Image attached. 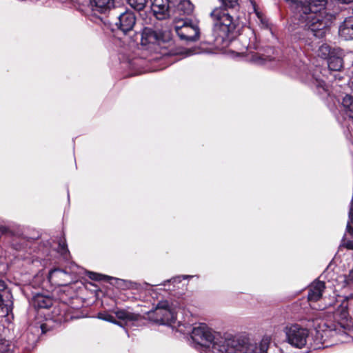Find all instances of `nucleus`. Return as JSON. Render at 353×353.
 <instances>
[{
    "instance_id": "44",
    "label": "nucleus",
    "mask_w": 353,
    "mask_h": 353,
    "mask_svg": "<svg viewBox=\"0 0 353 353\" xmlns=\"http://www.w3.org/2000/svg\"><path fill=\"white\" fill-rule=\"evenodd\" d=\"M180 311L179 308L178 307V310H177V312L179 313Z\"/></svg>"
},
{
    "instance_id": "5",
    "label": "nucleus",
    "mask_w": 353,
    "mask_h": 353,
    "mask_svg": "<svg viewBox=\"0 0 353 353\" xmlns=\"http://www.w3.org/2000/svg\"><path fill=\"white\" fill-rule=\"evenodd\" d=\"M327 70L315 67L307 70L305 65L301 64L292 69L291 75L297 74L303 82L308 85L311 89L321 98H325L330 94L329 86L325 82Z\"/></svg>"
},
{
    "instance_id": "42",
    "label": "nucleus",
    "mask_w": 353,
    "mask_h": 353,
    "mask_svg": "<svg viewBox=\"0 0 353 353\" xmlns=\"http://www.w3.org/2000/svg\"><path fill=\"white\" fill-rule=\"evenodd\" d=\"M352 89L353 90V81H352Z\"/></svg>"
},
{
    "instance_id": "29",
    "label": "nucleus",
    "mask_w": 353,
    "mask_h": 353,
    "mask_svg": "<svg viewBox=\"0 0 353 353\" xmlns=\"http://www.w3.org/2000/svg\"><path fill=\"white\" fill-rule=\"evenodd\" d=\"M12 345L5 339H0V353H14Z\"/></svg>"
},
{
    "instance_id": "27",
    "label": "nucleus",
    "mask_w": 353,
    "mask_h": 353,
    "mask_svg": "<svg viewBox=\"0 0 353 353\" xmlns=\"http://www.w3.org/2000/svg\"><path fill=\"white\" fill-rule=\"evenodd\" d=\"M148 0H127L129 5L136 10H143Z\"/></svg>"
},
{
    "instance_id": "37",
    "label": "nucleus",
    "mask_w": 353,
    "mask_h": 353,
    "mask_svg": "<svg viewBox=\"0 0 353 353\" xmlns=\"http://www.w3.org/2000/svg\"><path fill=\"white\" fill-rule=\"evenodd\" d=\"M341 245L345 246L348 250H353V241H347L343 243Z\"/></svg>"
},
{
    "instance_id": "36",
    "label": "nucleus",
    "mask_w": 353,
    "mask_h": 353,
    "mask_svg": "<svg viewBox=\"0 0 353 353\" xmlns=\"http://www.w3.org/2000/svg\"><path fill=\"white\" fill-rule=\"evenodd\" d=\"M347 232L353 237V225L348 221L346 226Z\"/></svg>"
},
{
    "instance_id": "13",
    "label": "nucleus",
    "mask_w": 353,
    "mask_h": 353,
    "mask_svg": "<svg viewBox=\"0 0 353 353\" xmlns=\"http://www.w3.org/2000/svg\"><path fill=\"white\" fill-rule=\"evenodd\" d=\"M325 288V284L321 281H316L309 286L307 300L310 305L321 299Z\"/></svg>"
},
{
    "instance_id": "3",
    "label": "nucleus",
    "mask_w": 353,
    "mask_h": 353,
    "mask_svg": "<svg viewBox=\"0 0 353 353\" xmlns=\"http://www.w3.org/2000/svg\"><path fill=\"white\" fill-rule=\"evenodd\" d=\"M219 8H214L210 12L213 21L212 32L205 34L204 43L215 46H227L239 34L242 25L239 17L234 14L226 12L227 10L235 12L239 10V0H219Z\"/></svg>"
},
{
    "instance_id": "4",
    "label": "nucleus",
    "mask_w": 353,
    "mask_h": 353,
    "mask_svg": "<svg viewBox=\"0 0 353 353\" xmlns=\"http://www.w3.org/2000/svg\"><path fill=\"white\" fill-rule=\"evenodd\" d=\"M352 298V294L346 297V301H343L334 312V322L327 321L324 323L323 327L321 330H317L316 334L321 336V339L323 337L339 336L342 342H348L353 338V328L348 323L350 317L348 312V306L353 305L350 303V299Z\"/></svg>"
},
{
    "instance_id": "20",
    "label": "nucleus",
    "mask_w": 353,
    "mask_h": 353,
    "mask_svg": "<svg viewBox=\"0 0 353 353\" xmlns=\"http://www.w3.org/2000/svg\"><path fill=\"white\" fill-rule=\"evenodd\" d=\"M116 316L126 323L137 322L141 319V316L139 314L131 312L127 310H118L115 311Z\"/></svg>"
},
{
    "instance_id": "41",
    "label": "nucleus",
    "mask_w": 353,
    "mask_h": 353,
    "mask_svg": "<svg viewBox=\"0 0 353 353\" xmlns=\"http://www.w3.org/2000/svg\"><path fill=\"white\" fill-rule=\"evenodd\" d=\"M174 29L175 30V31L176 32V26H174Z\"/></svg>"
},
{
    "instance_id": "26",
    "label": "nucleus",
    "mask_w": 353,
    "mask_h": 353,
    "mask_svg": "<svg viewBox=\"0 0 353 353\" xmlns=\"http://www.w3.org/2000/svg\"><path fill=\"white\" fill-rule=\"evenodd\" d=\"M199 52L198 49L195 48H183L178 46V60L179 59L180 56L182 57L181 58H184L198 54Z\"/></svg>"
},
{
    "instance_id": "11",
    "label": "nucleus",
    "mask_w": 353,
    "mask_h": 353,
    "mask_svg": "<svg viewBox=\"0 0 353 353\" xmlns=\"http://www.w3.org/2000/svg\"><path fill=\"white\" fill-rule=\"evenodd\" d=\"M136 23V16L134 12L126 10L119 14L116 26L124 34L131 31Z\"/></svg>"
},
{
    "instance_id": "1",
    "label": "nucleus",
    "mask_w": 353,
    "mask_h": 353,
    "mask_svg": "<svg viewBox=\"0 0 353 353\" xmlns=\"http://www.w3.org/2000/svg\"><path fill=\"white\" fill-rule=\"evenodd\" d=\"M178 332L190 334L192 346L200 353H253L255 348L254 345H245L247 337L221 338L205 324L192 327L178 321Z\"/></svg>"
},
{
    "instance_id": "18",
    "label": "nucleus",
    "mask_w": 353,
    "mask_h": 353,
    "mask_svg": "<svg viewBox=\"0 0 353 353\" xmlns=\"http://www.w3.org/2000/svg\"><path fill=\"white\" fill-rule=\"evenodd\" d=\"M252 61L256 64L265 65L269 67L276 66L277 65L276 62L279 61L275 57L263 54H256L253 55Z\"/></svg>"
},
{
    "instance_id": "16",
    "label": "nucleus",
    "mask_w": 353,
    "mask_h": 353,
    "mask_svg": "<svg viewBox=\"0 0 353 353\" xmlns=\"http://www.w3.org/2000/svg\"><path fill=\"white\" fill-rule=\"evenodd\" d=\"M31 303L35 308L47 309L53 305V299L49 296L37 294L33 296Z\"/></svg>"
},
{
    "instance_id": "40",
    "label": "nucleus",
    "mask_w": 353,
    "mask_h": 353,
    "mask_svg": "<svg viewBox=\"0 0 353 353\" xmlns=\"http://www.w3.org/2000/svg\"><path fill=\"white\" fill-rule=\"evenodd\" d=\"M350 303L353 304V294H352V298L350 299Z\"/></svg>"
},
{
    "instance_id": "38",
    "label": "nucleus",
    "mask_w": 353,
    "mask_h": 353,
    "mask_svg": "<svg viewBox=\"0 0 353 353\" xmlns=\"http://www.w3.org/2000/svg\"><path fill=\"white\" fill-rule=\"evenodd\" d=\"M339 3L349 4L353 3V0H336Z\"/></svg>"
},
{
    "instance_id": "8",
    "label": "nucleus",
    "mask_w": 353,
    "mask_h": 353,
    "mask_svg": "<svg viewBox=\"0 0 353 353\" xmlns=\"http://www.w3.org/2000/svg\"><path fill=\"white\" fill-rule=\"evenodd\" d=\"M199 36L200 29L192 19L178 17V37L181 40L186 42L196 41Z\"/></svg>"
},
{
    "instance_id": "12",
    "label": "nucleus",
    "mask_w": 353,
    "mask_h": 353,
    "mask_svg": "<svg viewBox=\"0 0 353 353\" xmlns=\"http://www.w3.org/2000/svg\"><path fill=\"white\" fill-rule=\"evenodd\" d=\"M170 3L169 0H153L151 9L157 19L163 20L170 16Z\"/></svg>"
},
{
    "instance_id": "24",
    "label": "nucleus",
    "mask_w": 353,
    "mask_h": 353,
    "mask_svg": "<svg viewBox=\"0 0 353 353\" xmlns=\"http://www.w3.org/2000/svg\"><path fill=\"white\" fill-rule=\"evenodd\" d=\"M68 273L66 271L60 269V268H54L51 270L48 273V279L50 282H54L56 284L59 285H66L65 283H59L55 280L57 278H61L62 276H67Z\"/></svg>"
},
{
    "instance_id": "43",
    "label": "nucleus",
    "mask_w": 353,
    "mask_h": 353,
    "mask_svg": "<svg viewBox=\"0 0 353 353\" xmlns=\"http://www.w3.org/2000/svg\"><path fill=\"white\" fill-rule=\"evenodd\" d=\"M324 274H325V272H323L322 274H321V276H324Z\"/></svg>"
},
{
    "instance_id": "25",
    "label": "nucleus",
    "mask_w": 353,
    "mask_h": 353,
    "mask_svg": "<svg viewBox=\"0 0 353 353\" xmlns=\"http://www.w3.org/2000/svg\"><path fill=\"white\" fill-rule=\"evenodd\" d=\"M347 116L353 119V96L346 94L342 101Z\"/></svg>"
},
{
    "instance_id": "35",
    "label": "nucleus",
    "mask_w": 353,
    "mask_h": 353,
    "mask_svg": "<svg viewBox=\"0 0 353 353\" xmlns=\"http://www.w3.org/2000/svg\"><path fill=\"white\" fill-rule=\"evenodd\" d=\"M348 216H349V221H350L352 225H353V199H352V203L350 205Z\"/></svg>"
},
{
    "instance_id": "2",
    "label": "nucleus",
    "mask_w": 353,
    "mask_h": 353,
    "mask_svg": "<svg viewBox=\"0 0 353 353\" xmlns=\"http://www.w3.org/2000/svg\"><path fill=\"white\" fill-rule=\"evenodd\" d=\"M297 17L302 25L293 33L294 39L310 44L314 39H323L330 31L332 16L325 11L326 0L295 1Z\"/></svg>"
},
{
    "instance_id": "6",
    "label": "nucleus",
    "mask_w": 353,
    "mask_h": 353,
    "mask_svg": "<svg viewBox=\"0 0 353 353\" xmlns=\"http://www.w3.org/2000/svg\"><path fill=\"white\" fill-rule=\"evenodd\" d=\"M148 319L154 323L166 325L175 332L174 323L176 317L168 301H159L155 307L147 312Z\"/></svg>"
},
{
    "instance_id": "22",
    "label": "nucleus",
    "mask_w": 353,
    "mask_h": 353,
    "mask_svg": "<svg viewBox=\"0 0 353 353\" xmlns=\"http://www.w3.org/2000/svg\"><path fill=\"white\" fill-rule=\"evenodd\" d=\"M194 10V6L190 0H181L178 2V17L189 16Z\"/></svg>"
},
{
    "instance_id": "7",
    "label": "nucleus",
    "mask_w": 353,
    "mask_h": 353,
    "mask_svg": "<svg viewBox=\"0 0 353 353\" xmlns=\"http://www.w3.org/2000/svg\"><path fill=\"white\" fill-rule=\"evenodd\" d=\"M283 332L286 342L292 347L301 349L307 344L310 333L307 328L297 323H292L286 325Z\"/></svg>"
},
{
    "instance_id": "30",
    "label": "nucleus",
    "mask_w": 353,
    "mask_h": 353,
    "mask_svg": "<svg viewBox=\"0 0 353 353\" xmlns=\"http://www.w3.org/2000/svg\"><path fill=\"white\" fill-rule=\"evenodd\" d=\"M256 15L261 22V27L264 29H270L268 20L263 16V14L258 11H256Z\"/></svg>"
},
{
    "instance_id": "28",
    "label": "nucleus",
    "mask_w": 353,
    "mask_h": 353,
    "mask_svg": "<svg viewBox=\"0 0 353 353\" xmlns=\"http://www.w3.org/2000/svg\"><path fill=\"white\" fill-rule=\"evenodd\" d=\"M57 252L64 257H66V255L69 254V250L65 239L63 238L59 241Z\"/></svg>"
},
{
    "instance_id": "31",
    "label": "nucleus",
    "mask_w": 353,
    "mask_h": 353,
    "mask_svg": "<svg viewBox=\"0 0 353 353\" xmlns=\"http://www.w3.org/2000/svg\"><path fill=\"white\" fill-rule=\"evenodd\" d=\"M345 285L353 288V268L349 272L348 274L345 275Z\"/></svg>"
},
{
    "instance_id": "15",
    "label": "nucleus",
    "mask_w": 353,
    "mask_h": 353,
    "mask_svg": "<svg viewBox=\"0 0 353 353\" xmlns=\"http://www.w3.org/2000/svg\"><path fill=\"white\" fill-rule=\"evenodd\" d=\"M339 32L345 40L353 39V14L345 18L339 26Z\"/></svg>"
},
{
    "instance_id": "14",
    "label": "nucleus",
    "mask_w": 353,
    "mask_h": 353,
    "mask_svg": "<svg viewBox=\"0 0 353 353\" xmlns=\"http://www.w3.org/2000/svg\"><path fill=\"white\" fill-rule=\"evenodd\" d=\"M322 50L328 51L327 66L330 71L339 72L343 66V61L341 54H335L334 52H331L329 46H322Z\"/></svg>"
},
{
    "instance_id": "39",
    "label": "nucleus",
    "mask_w": 353,
    "mask_h": 353,
    "mask_svg": "<svg viewBox=\"0 0 353 353\" xmlns=\"http://www.w3.org/2000/svg\"><path fill=\"white\" fill-rule=\"evenodd\" d=\"M3 231H4V228H2V227H1V228H0V232H3Z\"/></svg>"
},
{
    "instance_id": "17",
    "label": "nucleus",
    "mask_w": 353,
    "mask_h": 353,
    "mask_svg": "<svg viewBox=\"0 0 353 353\" xmlns=\"http://www.w3.org/2000/svg\"><path fill=\"white\" fill-rule=\"evenodd\" d=\"M93 10L104 13L114 6V0H90Z\"/></svg>"
},
{
    "instance_id": "21",
    "label": "nucleus",
    "mask_w": 353,
    "mask_h": 353,
    "mask_svg": "<svg viewBox=\"0 0 353 353\" xmlns=\"http://www.w3.org/2000/svg\"><path fill=\"white\" fill-rule=\"evenodd\" d=\"M270 344V340L268 337L263 338L259 345H257L256 343L251 342L249 340V339L247 338V343H245V345L250 346L251 345H254L255 346V348L253 351V353H268Z\"/></svg>"
},
{
    "instance_id": "19",
    "label": "nucleus",
    "mask_w": 353,
    "mask_h": 353,
    "mask_svg": "<svg viewBox=\"0 0 353 353\" xmlns=\"http://www.w3.org/2000/svg\"><path fill=\"white\" fill-rule=\"evenodd\" d=\"M88 276L96 281H102V280H109V279H114L117 281V284H119V282L123 283L125 284V286L127 288H134L135 285H137V283H132L131 281H124L122 279H117L115 278L110 277L103 274H101L99 273L93 272H87Z\"/></svg>"
},
{
    "instance_id": "34",
    "label": "nucleus",
    "mask_w": 353,
    "mask_h": 353,
    "mask_svg": "<svg viewBox=\"0 0 353 353\" xmlns=\"http://www.w3.org/2000/svg\"><path fill=\"white\" fill-rule=\"evenodd\" d=\"M196 276V275H178V283L181 282L182 280L189 279Z\"/></svg>"
},
{
    "instance_id": "9",
    "label": "nucleus",
    "mask_w": 353,
    "mask_h": 353,
    "mask_svg": "<svg viewBox=\"0 0 353 353\" xmlns=\"http://www.w3.org/2000/svg\"><path fill=\"white\" fill-rule=\"evenodd\" d=\"M158 33V50H162L160 54L162 56L175 55L176 46L172 30L167 28H162Z\"/></svg>"
},
{
    "instance_id": "32",
    "label": "nucleus",
    "mask_w": 353,
    "mask_h": 353,
    "mask_svg": "<svg viewBox=\"0 0 353 353\" xmlns=\"http://www.w3.org/2000/svg\"><path fill=\"white\" fill-rule=\"evenodd\" d=\"M99 318L105 321L118 324V323L115 321L114 317L112 315L108 313H99Z\"/></svg>"
},
{
    "instance_id": "23",
    "label": "nucleus",
    "mask_w": 353,
    "mask_h": 353,
    "mask_svg": "<svg viewBox=\"0 0 353 353\" xmlns=\"http://www.w3.org/2000/svg\"><path fill=\"white\" fill-rule=\"evenodd\" d=\"M69 310V307L65 303H60L58 305L54 307L52 313L54 316H57V321H66L68 319L67 312Z\"/></svg>"
},
{
    "instance_id": "10",
    "label": "nucleus",
    "mask_w": 353,
    "mask_h": 353,
    "mask_svg": "<svg viewBox=\"0 0 353 353\" xmlns=\"http://www.w3.org/2000/svg\"><path fill=\"white\" fill-rule=\"evenodd\" d=\"M141 44L146 50L158 51L157 32L151 28H144L141 32Z\"/></svg>"
},
{
    "instance_id": "33",
    "label": "nucleus",
    "mask_w": 353,
    "mask_h": 353,
    "mask_svg": "<svg viewBox=\"0 0 353 353\" xmlns=\"http://www.w3.org/2000/svg\"><path fill=\"white\" fill-rule=\"evenodd\" d=\"M35 327L39 329L43 334L48 331L46 323H39L38 325H36Z\"/></svg>"
}]
</instances>
